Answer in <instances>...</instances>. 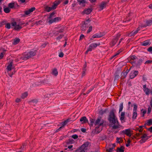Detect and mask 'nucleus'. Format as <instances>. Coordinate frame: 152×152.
<instances>
[{"instance_id":"1","label":"nucleus","mask_w":152,"mask_h":152,"mask_svg":"<svg viewBox=\"0 0 152 152\" xmlns=\"http://www.w3.org/2000/svg\"><path fill=\"white\" fill-rule=\"evenodd\" d=\"M109 120L112 123L110 124V126L112 127L113 129H118L123 127L122 126L118 124L117 118L114 113L113 114L112 116L110 117Z\"/></svg>"},{"instance_id":"2","label":"nucleus","mask_w":152,"mask_h":152,"mask_svg":"<svg viewBox=\"0 0 152 152\" xmlns=\"http://www.w3.org/2000/svg\"><path fill=\"white\" fill-rule=\"evenodd\" d=\"M104 123V121L101 118H98L96 120L94 123L95 131L96 133L98 134L102 130Z\"/></svg>"},{"instance_id":"3","label":"nucleus","mask_w":152,"mask_h":152,"mask_svg":"<svg viewBox=\"0 0 152 152\" xmlns=\"http://www.w3.org/2000/svg\"><path fill=\"white\" fill-rule=\"evenodd\" d=\"M13 62L12 61H11L8 63L7 64V67L6 69L7 72L8 73L10 77H12V75L14 74V72H12L11 73L10 71L12 69L13 67L12 66Z\"/></svg>"},{"instance_id":"4","label":"nucleus","mask_w":152,"mask_h":152,"mask_svg":"<svg viewBox=\"0 0 152 152\" xmlns=\"http://www.w3.org/2000/svg\"><path fill=\"white\" fill-rule=\"evenodd\" d=\"M12 25L14 27L15 30L17 31L20 30L22 27V26L25 23H20L19 24H17V23L14 22L12 23Z\"/></svg>"},{"instance_id":"5","label":"nucleus","mask_w":152,"mask_h":152,"mask_svg":"<svg viewBox=\"0 0 152 152\" xmlns=\"http://www.w3.org/2000/svg\"><path fill=\"white\" fill-rule=\"evenodd\" d=\"M90 20L89 19L87 20L84 21L81 27V29L83 31H85L86 28L90 25Z\"/></svg>"},{"instance_id":"6","label":"nucleus","mask_w":152,"mask_h":152,"mask_svg":"<svg viewBox=\"0 0 152 152\" xmlns=\"http://www.w3.org/2000/svg\"><path fill=\"white\" fill-rule=\"evenodd\" d=\"M100 45V43L97 44L95 43H94L91 44L89 46L86 52L85 53L87 54L88 53L89 51H92L93 49L96 48L98 46Z\"/></svg>"},{"instance_id":"7","label":"nucleus","mask_w":152,"mask_h":152,"mask_svg":"<svg viewBox=\"0 0 152 152\" xmlns=\"http://www.w3.org/2000/svg\"><path fill=\"white\" fill-rule=\"evenodd\" d=\"M36 50H31L26 54H25V58L28 59L36 55Z\"/></svg>"},{"instance_id":"8","label":"nucleus","mask_w":152,"mask_h":152,"mask_svg":"<svg viewBox=\"0 0 152 152\" xmlns=\"http://www.w3.org/2000/svg\"><path fill=\"white\" fill-rule=\"evenodd\" d=\"M150 137V136H148L146 134H144L141 137V138L142 139L140 141V142L141 143H143L145 142Z\"/></svg>"},{"instance_id":"9","label":"nucleus","mask_w":152,"mask_h":152,"mask_svg":"<svg viewBox=\"0 0 152 152\" xmlns=\"http://www.w3.org/2000/svg\"><path fill=\"white\" fill-rule=\"evenodd\" d=\"M132 131L130 129H127L122 131V133L127 136L131 137L132 134Z\"/></svg>"},{"instance_id":"10","label":"nucleus","mask_w":152,"mask_h":152,"mask_svg":"<svg viewBox=\"0 0 152 152\" xmlns=\"http://www.w3.org/2000/svg\"><path fill=\"white\" fill-rule=\"evenodd\" d=\"M138 74L137 71H134L132 72L130 74V77L131 79H133Z\"/></svg>"},{"instance_id":"11","label":"nucleus","mask_w":152,"mask_h":152,"mask_svg":"<svg viewBox=\"0 0 152 152\" xmlns=\"http://www.w3.org/2000/svg\"><path fill=\"white\" fill-rule=\"evenodd\" d=\"M125 113L124 112H122L121 113L120 116V119L121 123H123L125 121Z\"/></svg>"},{"instance_id":"12","label":"nucleus","mask_w":152,"mask_h":152,"mask_svg":"<svg viewBox=\"0 0 152 152\" xmlns=\"http://www.w3.org/2000/svg\"><path fill=\"white\" fill-rule=\"evenodd\" d=\"M61 20V18L59 17H56L54 18L53 19H51L48 22L49 23L51 24L53 23H55L56 22H57L58 21H59Z\"/></svg>"},{"instance_id":"13","label":"nucleus","mask_w":152,"mask_h":152,"mask_svg":"<svg viewBox=\"0 0 152 152\" xmlns=\"http://www.w3.org/2000/svg\"><path fill=\"white\" fill-rule=\"evenodd\" d=\"M137 58V57L135 56H132L129 57L128 58L129 62L132 64L134 63V60Z\"/></svg>"},{"instance_id":"14","label":"nucleus","mask_w":152,"mask_h":152,"mask_svg":"<svg viewBox=\"0 0 152 152\" xmlns=\"http://www.w3.org/2000/svg\"><path fill=\"white\" fill-rule=\"evenodd\" d=\"M35 10V8L34 7H32L27 10H26L24 12L25 14L26 15H29L31 12H33Z\"/></svg>"},{"instance_id":"15","label":"nucleus","mask_w":152,"mask_h":152,"mask_svg":"<svg viewBox=\"0 0 152 152\" xmlns=\"http://www.w3.org/2000/svg\"><path fill=\"white\" fill-rule=\"evenodd\" d=\"M92 11V8H88L87 9H85L83 11V13L84 14L88 15Z\"/></svg>"},{"instance_id":"16","label":"nucleus","mask_w":152,"mask_h":152,"mask_svg":"<svg viewBox=\"0 0 152 152\" xmlns=\"http://www.w3.org/2000/svg\"><path fill=\"white\" fill-rule=\"evenodd\" d=\"M107 4L106 2H102L100 4L99 7L100 10H102L106 7Z\"/></svg>"},{"instance_id":"17","label":"nucleus","mask_w":152,"mask_h":152,"mask_svg":"<svg viewBox=\"0 0 152 152\" xmlns=\"http://www.w3.org/2000/svg\"><path fill=\"white\" fill-rule=\"evenodd\" d=\"M151 44L149 40H147L141 43V45L142 46H146L150 45Z\"/></svg>"},{"instance_id":"18","label":"nucleus","mask_w":152,"mask_h":152,"mask_svg":"<svg viewBox=\"0 0 152 152\" xmlns=\"http://www.w3.org/2000/svg\"><path fill=\"white\" fill-rule=\"evenodd\" d=\"M80 121L82 122V123H85L88 122V121L87 118L85 116L82 117L80 120Z\"/></svg>"},{"instance_id":"19","label":"nucleus","mask_w":152,"mask_h":152,"mask_svg":"<svg viewBox=\"0 0 152 152\" xmlns=\"http://www.w3.org/2000/svg\"><path fill=\"white\" fill-rule=\"evenodd\" d=\"M86 150V148H81V146L75 151L76 152H85Z\"/></svg>"},{"instance_id":"20","label":"nucleus","mask_w":152,"mask_h":152,"mask_svg":"<svg viewBox=\"0 0 152 152\" xmlns=\"http://www.w3.org/2000/svg\"><path fill=\"white\" fill-rule=\"evenodd\" d=\"M124 147L123 146H121L120 148H117V152H124Z\"/></svg>"},{"instance_id":"21","label":"nucleus","mask_w":152,"mask_h":152,"mask_svg":"<svg viewBox=\"0 0 152 152\" xmlns=\"http://www.w3.org/2000/svg\"><path fill=\"white\" fill-rule=\"evenodd\" d=\"M140 29L139 28V27L137 28V29L136 31H132L130 34V36H132L134 35L135 34H136L139 31H140Z\"/></svg>"},{"instance_id":"22","label":"nucleus","mask_w":152,"mask_h":152,"mask_svg":"<svg viewBox=\"0 0 152 152\" xmlns=\"http://www.w3.org/2000/svg\"><path fill=\"white\" fill-rule=\"evenodd\" d=\"M20 41V39L18 38H16L14 39L13 44L14 45H16L18 44Z\"/></svg>"},{"instance_id":"23","label":"nucleus","mask_w":152,"mask_h":152,"mask_svg":"<svg viewBox=\"0 0 152 152\" xmlns=\"http://www.w3.org/2000/svg\"><path fill=\"white\" fill-rule=\"evenodd\" d=\"M89 144V143L88 142H86L81 146V148H84L87 150Z\"/></svg>"},{"instance_id":"24","label":"nucleus","mask_w":152,"mask_h":152,"mask_svg":"<svg viewBox=\"0 0 152 152\" xmlns=\"http://www.w3.org/2000/svg\"><path fill=\"white\" fill-rule=\"evenodd\" d=\"M58 72L57 71V69H54L52 72V74L55 76H56L58 75Z\"/></svg>"},{"instance_id":"25","label":"nucleus","mask_w":152,"mask_h":152,"mask_svg":"<svg viewBox=\"0 0 152 152\" xmlns=\"http://www.w3.org/2000/svg\"><path fill=\"white\" fill-rule=\"evenodd\" d=\"M102 36L101 34H96L93 35L92 37L94 38H100Z\"/></svg>"},{"instance_id":"26","label":"nucleus","mask_w":152,"mask_h":152,"mask_svg":"<svg viewBox=\"0 0 152 152\" xmlns=\"http://www.w3.org/2000/svg\"><path fill=\"white\" fill-rule=\"evenodd\" d=\"M28 95V93L27 92H24L22 94L21 96V98L23 99H24L26 98Z\"/></svg>"},{"instance_id":"27","label":"nucleus","mask_w":152,"mask_h":152,"mask_svg":"<svg viewBox=\"0 0 152 152\" xmlns=\"http://www.w3.org/2000/svg\"><path fill=\"white\" fill-rule=\"evenodd\" d=\"M59 4V2H57L54 3L53 5L52 6V8L53 10H54L56 8L58 5Z\"/></svg>"},{"instance_id":"28","label":"nucleus","mask_w":152,"mask_h":152,"mask_svg":"<svg viewBox=\"0 0 152 152\" xmlns=\"http://www.w3.org/2000/svg\"><path fill=\"white\" fill-rule=\"evenodd\" d=\"M146 124L148 126H150L151 125H152V119H151L149 120H148L147 121V123H146Z\"/></svg>"},{"instance_id":"29","label":"nucleus","mask_w":152,"mask_h":152,"mask_svg":"<svg viewBox=\"0 0 152 152\" xmlns=\"http://www.w3.org/2000/svg\"><path fill=\"white\" fill-rule=\"evenodd\" d=\"M143 91L147 95H148L150 94V90L148 88L143 89Z\"/></svg>"},{"instance_id":"30","label":"nucleus","mask_w":152,"mask_h":152,"mask_svg":"<svg viewBox=\"0 0 152 152\" xmlns=\"http://www.w3.org/2000/svg\"><path fill=\"white\" fill-rule=\"evenodd\" d=\"M45 10L48 12H49L50 11L53 10L52 8V7H50L48 6H46L45 7Z\"/></svg>"},{"instance_id":"31","label":"nucleus","mask_w":152,"mask_h":152,"mask_svg":"<svg viewBox=\"0 0 152 152\" xmlns=\"http://www.w3.org/2000/svg\"><path fill=\"white\" fill-rule=\"evenodd\" d=\"M137 116V112H133V116L132 117V119H135L136 118Z\"/></svg>"},{"instance_id":"32","label":"nucleus","mask_w":152,"mask_h":152,"mask_svg":"<svg viewBox=\"0 0 152 152\" xmlns=\"http://www.w3.org/2000/svg\"><path fill=\"white\" fill-rule=\"evenodd\" d=\"M123 108V103H121L120 104V105L119 106V113L122 110Z\"/></svg>"},{"instance_id":"33","label":"nucleus","mask_w":152,"mask_h":152,"mask_svg":"<svg viewBox=\"0 0 152 152\" xmlns=\"http://www.w3.org/2000/svg\"><path fill=\"white\" fill-rule=\"evenodd\" d=\"M15 5V3H10L8 4L9 7L10 8H12L14 7Z\"/></svg>"},{"instance_id":"34","label":"nucleus","mask_w":152,"mask_h":152,"mask_svg":"<svg viewBox=\"0 0 152 152\" xmlns=\"http://www.w3.org/2000/svg\"><path fill=\"white\" fill-rule=\"evenodd\" d=\"M4 11L6 13H8L10 11V9L8 7H6L4 8Z\"/></svg>"},{"instance_id":"35","label":"nucleus","mask_w":152,"mask_h":152,"mask_svg":"<svg viewBox=\"0 0 152 152\" xmlns=\"http://www.w3.org/2000/svg\"><path fill=\"white\" fill-rule=\"evenodd\" d=\"M147 26H150L152 24V19L148 20L146 22Z\"/></svg>"},{"instance_id":"36","label":"nucleus","mask_w":152,"mask_h":152,"mask_svg":"<svg viewBox=\"0 0 152 152\" xmlns=\"http://www.w3.org/2000/svg\"><path fill=\"white\" fill-rule=\"evenodd\" d=\"M69 120L68 119L67 120H66L64 121L63 122V124L62 126H61V127H60L59 129L61 128L62 127H63L64 126L66 125L68 123V122L69 121Z\"/></svg>"},{"instance_id":"37","label":"nucleus","mask_w":152,"mask_h":152,"mask_svg":"<svg viewBox=\"0 0 152 152\" xmlns=\"http://www.w3.org/2000/svg\"><path fill=\"white\" fill-rule=\"evenodd\" d=\"M92 26H90L89 27V28L87 31V33H90L91 31L92 30Z\"/></svg>"},{"instance_id":"38","label":"nucleus","mask_w":152,"mask_h":152,"mask_svg":"<svg viewBox=\"0 0 152 152\" xmlns=\"http://www.w3.org/2000/svg\"><path fill=\"white\" fill-rule=\"evenodd\" d=\"M117 142L118 143H120L122 142V138L121 137H117L116 139Z\"/></svg>"},{"instance_id":"39","label":"nucleus","mask_w":152,"mask_h":152,"mask_svg":"<svg viewBox=\"0 0 152 152\" xmlns=\"http://www.w3.org/2000/svg\"><path fill=\"white\" fill-rule=\"evenodd\" d=\"M118 38H116L115 39H114L112 41V42H113V45H115L116 43L117 42V41H118Z\"/></svg>"},{"instance_id":"40","label":"nucleus","mask_w":152,"mask_h":152,"mask_svg":"<svg viewBox=\"0 0 152 152\" xmlns=\"http://www.w3.org/2000/svg\"><path fill=\"white\" fill-rule=\"evenodd\" d=\"M142 112V116L144 117L145 114L147 112L146 110H141Z\"/></svg>"},{"instance_id":"41","label":"nucleus","mask_w":152,"mask_h":152,"mask_svg":"<svg viewBox=\"0 0 152 152\" xmlns=\"http://www.w3.org/2000/svg\"><path fill=\"white\" fill-rule=\"evenodd\" d=\"M137 106L136 104L134 105L133 112H137Z\"/></svg>"},{"instance_id":"42","label":"nucleus","mask_w":152,"mask_h":152,"mask_svg":"<svg viewBox=\"0 0 152 152\" xmlns=\"http://www.w3.org/2000/svg\"><path fill=\"white\" fill-rule=\"evenodd\" d=\"M134 130L136 131H139L140 132H141L142 131L143 129H140V128L136 127L135 128Z\"/></svg>"},{"instance_id":"43","label":"nucleus","mask_w":152,"mask_h":152,"mask_svg":"<svg viewBox=\"0 0 152 152\" xmlns=\"http://www.w3.org/2000/svg\"><path fill=\"white\" fill-rule=\"evenodd\" d=\"M114 148H113L110 147L109 148H107V150L108 151V152H112V151L113 150Z\"/></svg>"},{"instance_id":"44","label":"nucleus","mask_w":152,"mask_h":152,"mask_svg":"<svg viewBox=\"0 0 152 152\" xmlns=\"http://www.w3.org/2000/svg\"><path fill=\"white\" fill-rule=\"evenodd\" d=\"M5 27L8 29L10 28V23H7Z\"/></svg>"},{"instance_id":"45","label":"nucleus","mask_w":152,"mask_h":152,"mask_svg":"<svg viewBox=\"0 0 152 152\" xmlns=\"http://www.w3.org/2000/svg\"><path fill=\"white\" fill-rule=\"evenodd\" d=\"M78 1L80 3V4H83L85 2V0H78Z\"/></svg>"},{"instance_id":"46","label":"nucleus","mask_w":152,"mask_h":152,"mask_svg":"<svg viewBox=\"0 0 152 152\" xmlns=\"http://www.w3.org/2000/svg\"><path fill=\"white\" fill-rule=\"evenodd\" d=\"M110 147H111L113 148H114L116 146L115 144V143L110 144L109 145Z\"/></svg>"},{"instance_id":"47","label":"nucleus","mask_w":152,"mask_h":152,"mask_svg":"<svg viewBox=\"0 0 152 152\" xmlns=\"http://www.w3.org/2000/svg\"><path fill=\"white\" fill-rule=\"evenodd\" d=\"M78 137V136L76 134L73 135L72 136V137L74 139H76Z\"/></svg>"},{"instance_id":"48","label":"nucleus","mask_w":152,"mask_h":152,"mask_svg":"<svg viewBox=\"0 0 152 152\" xmlns=\"http://www.w3.org/2000/svg\"><path fill=\"white\" fill-rule=\"evenodd\" d=\"M4 56V52L1 53L0 54V59L2 58Z\"/></svg>"},{"instance_id":"49","label":"nucleus","mask_w":152,"mask_h":152,"mask_svg":"<svg viewBox=\"0 0 152 152\" xmlns=\"http://www.w3.org/2000/svg\"><path fill=\"white\" fill-rule=\"evenodd\" d=\"M121 52V51H118L117 52V53L115 55H114L113 56V57H115V56H116L118 55Z\"/></svg>"},{"instance_id":"50","label":"nucleus","mask_w":152,"mask_h":152,"mask_svg":"<svg viewBox=\"0 0 152 152\" xmlns=\"http://www.w3.org/2000/svg\"><path fill=\"white\" fill-rule=\"evenodd\" d=\"M64 55V54L63 52H61L59 53L58 56L60 57H62Z\"/></svg>"},{"instance_id":"51","label":"nucleus","mask_w":152,"mask_h":152,"mask_svg":"<svg viewBox=\"0 0 152 152\" xmlns=\"http://www.w3.org/2000/svg\"><path fill=\"white\" fill-rule=\"evenodd\" d=\"M84 35L83 34H81L80 36L79 40H82V39H83L84 38Z\"/></svg>"},{"instance_id":"52","label":"nucleus","mask_w":152,"mask_h":152,"mask_svg":"<svg viewBox=\"0 0 152 152\" xmlns=\"http://www.w3.org/2000/svg\"><path fill=\"white\" fill-rule=\"evenodd\" d=\"M21 101V100L20 99L17 98L16 99L15 101L16 102L18 103L20 102Z\"/></svg>"},{"instance_id":"53","label":"nucleus","mask_w":152,"mask_h":152,"mask_svg":"<svg viewBox=\"0 0 152 152\" xmlns=\"http://www.w3.org/2000/svg\"><path fill=\"white\" fill-rule=\"evenodd\" d=\"M151 63H152V61H150V60H148L146 61L145 62V64H151Z\"/></svg>"},{"instance_id":"54","label":"nucleus","mask_w":152,"mask_h":152,"mask_svg":"<svg viewBox=\"0 0 152 152\" xmlns=\"http://www.w3.org/2000/svg\"><path fill=\"white\" fill-rule=\"evenodd\" d=\"M94 122V120L92 119H91L90 120L91 125L92 126H93V124Z\"/></svg>"},{"instance_id":"55","label":"nucleus","mask_w":152,"mask_h":152,"mask_svg":"<svg viewBox=\"0 0 152 152\" xmlns=\"http://www.w3.org/2000/svg\"><path fill=\"white\" fill-rule=\"evenodd\" d=\"M55 14V13L53 12L50 15V16L48 18L49 19H51L52 16L54 15Z\"/></svg>"},{"instance_id":"56","label":"nucleus","mask_w":152,"mask_h":152,"mask_svg":"<svg viewBox=\"0 0 152 152\" xmlns=\"http://www.w3.org/2000/svg\"><path fill=\"white\" fill-rule=\"evenodd\" d=\"M151 108L150 107H149L148 108V113H149L151 112Z\"/></svg>"},{"instance_id":"57","label":"nucleus","mask_w":152,"mask_h":152,"mask_svg":"<svg viewBox=\"0 0 152 152\" xmlns=\"http://www.w3.org/2000/svg\"><path fill=\"white\" fill-rule=\"evenodd\" d=\"M148 50L149 52H150L152 51V47H150L149 48H148Z\"/></svg>"},{"instance_id":"58","label":"nucleus","mask_w":152,"mask_h":152,"mask_svg":"<svg viewBox=\"0 0 152 152\" xmlns=\"http://www.w3.org/2000/svg\"><path fill=\"white\" fill-rule=\"evenodd\" d=\"M130 139H137V137H136V136H135V135H133V136H132V137H130Z\"/></svg>"},{"instance_id":"59","label":"nucleus","mask_w":152,"mask_h":152,"mask_svg":"<svg viewBox=\"0 0 152 152\" xmlns=\"http://www.w3.org/2000/svg\"><path fill=\"white\" fill-rule=\"evenodd\" d=\"M141 134L142 135V133H137L135 136H136V137H139L140 135H141Z\"/></svg>"},{"instance_id":"60","label":"nucleus","mask_w":152,"mask_h":152,"mask_svg":"<svg viewBox=\"0 0 152 152\" xmlns=\"http://www.w3.org/2000/svg\"><path fill=\"white\" fill-rule=\"evenodd\" d=\"M81 131L83 132H85L86 131V129H85L83 128H81Z\"/></svg>"},{"instance_id":"61","label":"nucleus","mask_w":152,"mask_h":152,"mask_svg":"<svg viewBox=\"0 0 152 152\" xmlns=\"http://www.w3.org/2000/svg\"><path fill=\"white\" fill-rule=\"evenodd\" d=\"M62 37H63V36L62 35H60V36L58 37H57V39L58 40L60 39H61Z\"/></svg>"},{"instance_id":"62","label":"nucleus","mask_w":152,"mask_h":152,"mask_svg":"<svg viewBox=\"0 0 152 152\" xmlns=\"http://www.w3.org/2000/svg\"><path fill=\"white\" fill-rule=\"evenodd\" d=\"M105 111H102V110H101V111L100 112H99V113L101 114H103V113H105Z\"/></svg>"},{"instance_id":"63","label":"nucleus","mask_w":152,"mask_h":152,"mask_svg":"<svg viewBox=\"0 0 152 152\" xmlns=\"http://www.w3.org/2000/svg\"><path fill=\"white\" fill-rule=\"evenodd\" d=\"M148 130L150 132H152V126L149 128L148 129Z\"/></svg>"},{"instance_id":"64","label":"nucleus","mask_w":152,"mask_h":152,"mask_svg":"<svg viewBox=\"0 0 152 152\" xmlns=\"http://www.w3.org/2000/svg\"><path fill=\"white\" fill-rule=\"evenodd\" d=\"M148 88H147V86L146 85H145L143 86V90L145 89H147Z\"/></svg>"}]
</instances>
